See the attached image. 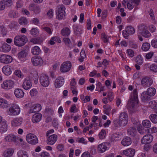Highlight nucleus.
<instances>
[{"mask_svg": "<svg viewBox=\"0 0 157 157\" xmlns=\"http://www.w3.org/2000/svg\"><path fill=\"white\" fill-rule=\"evenodd\" d=\"M138 102L137 90L136 89H134L133 94L127 104L128 109L132 112H135L138 110L139 107Z\"/></svg>", "mask_w": 157, "mask_h": 157, "instance_id": "nucleus-1", "label": "nucleus"}, {"mask_svg": "<svg viewBox=\"0 0 157 157\" xmlns=\"http://www.w3.org/2000/svg\"><path fill=\"white\" fill-rule=\"evenodd\" d=\"M128 115L126 112H121L119 116L118 124H115V126L118 127L120 126H125L128 123Z\"/></svg>", "mask_w": 157, "mask_h": 157, "instance_id": "nucleus-2", "label": "nucleus"}, {"mask_svg": "<svg viewBox=\"0 0 157 157\" xmlns=\"http://www.w3.org/2000/svg\"><path fill=\"white\" fill-rule=\"evenodd\" d=\"M27 41V37L25 35H17L15 37L14 39V44L19 47L23 46Z\"/></svg>", "mask_w": 157, "mask_h": 157, "instance_id": "nucleus-3", "label": "nucleus"}, {"mask_svg": "<svg viewBox=\"0 0 157 157\" xmlns=\"http://www.w3.org/2000/svg\"><path fill=\"white\" fill-rule=\"evenodd\" d=\"M65 8L63 5L58 6L56 11V17L59 19H62L65 18Z\"/></svg>", "mask_w": 157, "mask_h": 157, "instance_id": "nucleus-4", "label": "nucleus"}, {"mask_svg": "<svg viewBox=\"0 0 157 157\" xmlns=\"http://www.w3.org/2000/svg\"><path fill=\"white\" fill-rule=\"evenodd\" d=\"M135 32V29L131 26H129L126 27L125 30L123 31L122 33L125 38L128 39L129 35L132 34Z\"/></svg>", "mask_w": 157, "mask_h": 157, "instance_id": "nucleus-5", "label": "nucleus"}, {"mask_svg": "<svg viewBox=\"0 0 157 157\" xmlns=\"http://www.w3.org/2000/svg\"><path fill=\"white\" fill-rule=\"evenodd\" d=\"M26 140L28 143L33 145L36 144L38 142L37 137L35 135L32 133H29L27 135Z\"/></svg>", "mask_w": 157, "mask_h": 157, "instance_id": "nucleus-6", "label": "nucleus"}, {"mask_svg": "<svg viewBox=\"0 0 157 157\" xmlns=\"http://www.w3.org/2000/svg\"><path fill=\"white\" fill-rule=\"evenodd\" d=\"M14 82L11 80H6L1 84L2 88L5 90H10L14 87Z\"/></svg>", "mask_w": 157, "mask_h": 157, "instance_id": "nucleus-7", "label": "nucleus"}, {"mask_svg": "<svg viewBox=\"0 0 157 157\" xmlns=\"http://www.w3.org/2000/svg\"><path fill=\"white\" fill-rule=\"evenodd\" d=\"M20 111L19 106L17 105H14L9 108L8 112L10 115H17L19 113Z\"/></svg>", "mask_w": 157, "mask_h": 157, "instance_id": "nucleus-8", "label": "nucleus"}, {"mask_svg": "<svg viewBox=\"0 0 157 157\" xmlns=\"http://www.w3.org/2000/svg\"><path fill=\"white\" fill-rule=\"evenodd\" d=\"M71 67V63L69 61H67L61 64L60 70L62 72H66L70 70Z\"/></svg>", "mask_w": 157, "mask_h": 157, "instance_id": "nucleus-9", "label": "nucleus"}, {"mask_svg": "<svg viewBox=\"0 0 157 157\" xmlns=\"http://www.w3.org/2000/svg\"><path fill=\"white\" fill-rule=\"evenodd\" d=\"M12 57L10 55L3 54L0 56V61L3 63H9L12 61Z\"/></svg>", "mask_w": 157, "mask_h": 157, "instance_id": "nucleus-10", "label": "nucleus"}, {"mask_svg": "<svg viewBox=\"0 0 157 157\" xmlns=\"http://www.w3.org/2000/svg\"><path fill=\"white\" fill-rule=\"evenodd\" d=\"M153 82L152 79L147 76L145 77L142 79L141 84L144 87H147L151 85Z\"/></svg>", "mask_w": 157, "mask_h": 157, "instance_id": "nucleus-11", "label": "nucleus"}, {"mask_svg": "<svg viewBox=\"0 0 157 157\" xmlns=\"http://www.w3.org/2000/svg\"><path fill=\"white\" fill-rule=\"evenodd\" d=\"M40 80L41 85L44 87L48 86L49 84V80L48 77L45 75H41L40 77Z\"/></svg>", "mask_w": 157, "mask_h": 157, "instance_id": "nucleus-12", "label": "nucleus"}, {"mask_svg": "<svg viewBox=\"0 0 157 157\" xmlns=\"http://www.w3.org/2000/svg\"><path fill=\"white\" fill-rule=\"evenodd\" d=\"M31 61L33 65L41 66L43 63V61L41 57L34 56L31 59Z\"/></svg>", "mask_w": 157, "mask_h": 157, "instance_id": "nucleus-13", "label": "nucleus"}, {"mask_svg": "<svg viewBox=\"0 0 157 157\" xmlns=\"http://www.w3.org/2000/svg\"><path fill=\"white\" fill-rule=\"evenodd\" d=\"M153 139V136L151 134L145 135L142 138L141 143L144 144H149L152 141Z\"/></svg>", "mask_w": 157, "mask_h": 157, "instance_id": "nucleus-14", "label": "nucleus"}, {"mask_svg": "<svg viewBox=\"0 0 157 157\" xmlns=\"http://www.w3.org/2000/svg\"><path fill=\"white\" fill-rule=\"evenodd\" d=\"M32 85V82L29 77H27L24 80L22 84L23 88L25 90L30 89Z\"/></svg>", "mask_w": 157, "mask_h": 157, "instance_id": "nucleus-15", "label": "nucleus"}, {"mask_svg": "<svg viewBox=\"0 0 157 157\" xmlns=\"http://www.w3.org/2000/svg\"><path fill=\"white\" fill-rule=\"evenodd\" d=\"M57 139V136L55 134L50 136L47 140V143L48 144L52 145L56 142Z\"/></svg>", "mask_w": 157, "mask_h": 157, "instance_id": "nucleus-16", "label": "nucleus"}, {"mask_svg": "<svg viewBox=\"0 0 157 157\" xmlns=\"http://www.w3.org/2000/svg\"><path fill=\"white\" fill-rule=\"evenodd\" d=\"M64 79L61 76L58 77L56 80L55 86L56 88H59L64 84Z\"/></svg>", "mask_w": 157, "mask_h": 157, "instance_id": "nucleus-17", "label": "nucleus"}, {"mask_svg": "<svg viewBox=\"0 0 157 157\" xmlns=\"http://www.w3.org/2000/svg\"><path fill=\"white\" fill-rule=\"evenodd\" d=\"M41 109V105L35 104L32 106L29 111V113H33L40 111Z\"/></svg>", "mask_w": 157, "mask_h": 157, "instance_id": "nucleus-18", "label": "nucleus"}, {"mask_svg": "<svg viewBox=\"0 0 157 157\" xmlns=\"http://www.w3.org/2000/svg\"><path fill=\"white\" fill-rule=\"evenodd\" d=\"M22 119L21 117H17L14 119L11 122L12 125L15 127L20 125L22 123Z\"/></svg>", "mask_w": 157, "mask_h": 157, "instance_id": "nucleus-19", "label": "nucleus"}, {"mask_svg": "<svg viewBox=\"0 0 157 157\" xmlns=\"http://www.w3.org/2000/svg\"><path fill=\"white\" fill-rule=\"evenodd\" d=\"M123 153L127 156L132 157L134 155L135 151L133 149L129 148L126 150H124Z\"/></svg>", "mask_w": 157, "mask_h": 157, "instance_id": "nucleus-20", "label": "nucleus"}, {"mask_svg": "<svg viewBox=\"0 0 157 157\" xmlns=\"http://www.w3.org/2000/svg\"><path fill=\"white\" fill-rule=\"evenodd\" d=\"M15 96L18 98H21L24 96V93L23 91L19 89H17L14 91Z\"/></svg>", "mask_w": 157, "mask_h": 157, "instance_id": "nucleus-21", "label": "nucleus"}, {"mask_svg": "<svg viewBox=\"0 0 157 157\" xmlns=\"http://www.w3.org/2000/svg\"><path fill=\"white\" fill-rule=\"evenodd\" d=\"M42 115L40 113H36L33 115L32 118V121L34 123L38 122L41 119Z\"/></svg>", "mask_w": 157, "mask_h": 157, "instance_id": "nucleus-22", "label": "nucleus"}, {"mask_svg": "<svg viewBox=\"0 0 157 157\" xmlns=\"http://www.w3.org/2000/svg\"><path fill=\"white\" fill-rule=\"evenodd\" d=\"M131 140L129 137H126L123 139L121 142L122 144L124 146H128L131 144Z\"/></svg>", "mask_w": 157, "mask_h": 157, "instance_id": "nucleus-23", "label": "nucleus"}, {"mask_svg": "<svg viewBox=\"0 0 157 157\" xmlns=\"http://www.w3.org/2000/svg\"><path fill=\"white\" fill-rule=\"evenodd\" d=\"M27 55V53L26 50H22L17 55L18 58L21 60H24Z\"/></svg>", "mask_w": 157, "mask_h": 157, "instance_id": "nucleus-24", "label": "nucleus"}, {"mask_svg": "<svg viewBox=\"0 0 157 157\" xmlns=\"http://www.w3.org/2000/svg\"><path fill=\"white\" fill-rule=\"evenodd\" d=\"M71 33V30L68 27H65L62 29L61 33L64 36H68Z\"/></svg>", "mask_w": 157, "mask_h": 157, "instance_id": "nucleus-25", "label": "nucleus"}, {"mask_svg": "<svg viewBox=\"0 0 157 157\" xmlns=\"http://www.w3.org/2000/svg\"><path fill=\"white\" fill-rule=\"evenodd\" d=\"M3 72L6 75H9L11 73L10 67L6 65L4 66L2 68Z\"/></svg>", "mask_w": 157, "mask_h": 157, "instance_id": "nucleus-26", "label": "nucleus"}, {"mask_svg": "<svg viewBox=\"0 0 157 157\" xmlns=\"http://www.w3.org/2000/svg\"><path fill=\"white\" fill-rule=\"evenodd\" d=\"M150 97L146 91L143 92L142 93L141 96L142 100L144 102L150 99Z\"/></svg>", "mask_w": 157, "mask_h": 157, "instance_id": "nucleus-27", "label": "nucleus"}, {"mask_svg": "<svg viewBox=\"0 0 157 157\" xmlns=\"http://www.w3.org/2000/svg\"><path fill=\"white\" fill-rule=\"evenodd\" d=\"M30 9L33 11L35 13H38L40 11V7L37 6H35L33 4H31L29 6Z\"/></svg>", "mask_w": 157, "mask_h": 157, "instance_id": "nucleus-28", "label": "nucleus"}, {"mask_svg": "<svg viewBox=\"0 0 157 157\" xmlns=\"http://www.w3.org/2000/svg\"><path fill=\"white\" fill-rule=\"evenodd\" d=\"M9 106L8 101L3 99L0 98V107L2 108H6Z\"/></svg>", "mask_w": 157, "mask_h": 157, "instance_id": "nucleus-29", "label": "nucleus"}, {"mask_svg": "<svg viewBox=\"0 0 157 157\" xmlns=\"http://www.w3.org/2000/svg\"><path fill=\"white\" fill-rule=\"evenodd\" d=\"M106 145L107 144L105 143L100 144L98 148V150L101 153L105 152L107 148Z\"/></svg>", "mask_w": 157, "mask_h": 157, "instance_id": "nucleus-30", "label": "nucleus"}, {"mask_svg": "<svg viewBox=\"0 0 157 157\" xmlns=\"http://www.w3.org/2000/svg\"><path fill=\"white\" fill-rule=\"evenodd\" d=\"M41 50L38 46H35L31 50V53L34 55H38L40 53Z\"/></svg>", "mask_w": 157, "mask_h": 157, "instance_id": "nucleus-31", "label": "nucleus"}, {"mask_svg": "<svg viewBox=\"0 0 157 157\" xmlns=\"http://www.w3.org/2000/svg\"><path fill=\"white\" fill-rule=\"evenodd\" d=\"M14 150L11 148L6 150L3 153V155L5 157L11 156L13 154Z\"/></svg>", "mask_w": 157, "mask_h": 157, "instance_id": "nucleus-32", "label": "nucleus"}, {"mask_svg": "<svg viewBox=\"0 0 157 157\" xmlns=\"http://www.w3.org/2000/svg\"><path fill=\"white\" fill-rule=\"evenodd\" d=\"M5 139L6 141L10 142H15L16 141V137L13 135H9Z\"/></svg>", "mask_w": 157, "mask_h": 157, "instance_id": "nucleus-33", "label": "nucleus"}, {"mask_svg": "<svg viewBox=\"0 0 157 157\" xmlns=\"http://www.w3.org/2000/svg\"><path fill=\"white\" fill-rule=\"evenodd\" d=\"M127 132L128 134L133 136L135 135L136 132V129L133 127H131L128 129Z\"/></svg>", "mask_w": 157, "mask_h": 157, "instance_id": "nucleus-34", "label": "nucleus"}, {"mask_svg": "<svg viewBox=\"0 0 157 157\" xmlns=\"http://www.w3.org/2000/svg\"><path fill=\"white\" fill-rule=\"evenodd\" d=\"M146 91L148 95L150 97H151L155 95L156 92V90L154 88L150 87L149 88L147 89V91Z\"/></svg>", "mask_w": 157, "mask_h": 157, "instance_id": "nucleus-35", "label": "nucleus"}, {"mask_svg": "<svg viewBox=\"0 0 157 157\" xmlns=\"http://www.w3.org/2000/svg\"><path fill=\"white\" fill-rule=\"evenodd\" d=\"M142 124L145 128H149L151 127V123L150 121L145 120L143 121Z\"/></svg>", "mask_w": 157, "mask_h": 157, "instance_id": "nucleus-36", "label": "nucleus"}, {"mask_svg": "<svg viewBox=\"0 0 157 157\" xmlns=\"http://www.w3.org/2000/svg\"><path fill=\"white\" fill-rule=\"evenodd\" d=\"M7 130V124L5 122H3L0 127V132L2 133L6 131Z\"/></svg>", "mask_w": 157, "mask_h": 157, "instance_id": "nucleus-37", "label": "nucleus"}, {"mask_svg": "<svg viewBox=\"0 0 157 157\" xmlns=\"http://www.w3.org/2000/svg\"><path fill=\"white\" fill-rule=\"evenodd\" d=\"M111 140L113 141H116L120 139V136L117 133H114L111 136Z\"/></svg>", "mask_w": 157, "mask_h": 157, "instance_id": "nucleus-38", "label": "nucleus"}, {"mask_svg": "<svg viewBox=\"0 0 157 157\" xmlns=\"http://www.w3.org/2000/svg\"><path fill=\"white\" fill-rule=\"evenodd\" d=\"M80 56L81 58L78 59V60L82 62H83L84 59L86 57V55L85 53V50L84 49H82L80 53Z\"/></svg>", "mask_w": 157, "mask_h": 157, "instance_id": "nucleus-39", "label": "nucleus"}, {"mask_svg": "<svg viewBox=\"0 0 157 157\" xmlns=\"http://www.w3.org/2000/svg\"><path fill=\"white\" fill-rule=\"evenodd\" d=\"M2 48L3 51L5 52H7L10 50L11 47L7 44H5L3 45Z\"/></svg>", "mask_w": 157, "mask_h": 157, "instance_id": "nucleus-40", "label": "nucleus"}, {"mask_svg": "<svg viewBox=\"0 0 157 157\" xmlns=\"http://www.w3.org/2000/svg\"><path fill=\"white\" fill-rule=\"evenodd\" d=\"M149 118L151 121L154 123H157V115L151 114L149 116Z\"/></svg>", "mask_w": 157, "mask_h": 157, "instance_id": "nucleus-41", "label": "nucleus"}, {"mask_svg": "<svg viewBox=\"0 0 157 157\" xmlns=\"http://www.w3.org/2000/svg\"><path fill=\"white\" fill-rule=\"evenodd\" d=\"M150 45L148 43H144L142 46V49L143 50L146 51L148 50L150 48Z\"/></svg>", "mask_w": 157, "mask_h": 157, "instance_id": "nucleus-42", "label": "nucleus"}, {"mask_svg": "<svg viewBox=\"0 0 157 157\" xmlns=\"http://www.w3.org/2000/svg\"><path fill=\"white\" fill-rule=\"evenodd\" d=\"M147 29V27L145 25H140L138 26V30L140 33L143 32Z\"/></svg>", "mask_w": 157, "mask_h": 157, "instance_id": "nucleus-43", "label": "nucleus"}, {"mask_svg": "<svg viewBox=\"0 0 157 157\" xmlns=\"http://www.w3.org/2000/svg\"><path fill=\"white\" fill-rule=\"evenodd\" d=\"M19 23L21 25H25L27 24V20L24 17H21L20 18L19 21Z\"/></svg>", "mask_w": 157, "mask_h": 157, "instance_id": "nucleus-44", "label": "nucleus"}, {"mask_svg": "<svg viewBox=\"0 0 157 157\" xmlns=\"http://www.w3.org/2000/svg\"><path fill=\"white\" fill-rule=\"evenodd\" d=\"M143 58L141 55L137 56L136 59V62L139 65H141L143 63Z\"/></svg>", "mask_w": 157, "mask_h": 157, "instance_id": "nucleus-45", "label": "nucleus"}, {"mask_svg": "<svg viewBox=\"0 0 157 157\" xmlns=\"http://www.w3.org/2000/svg\"><path fill=\"white\" fill-rule=\"evenodd\" d=\"M149 106L151 109H154L157 107V103L155 101H152L149 102Z\"/></svg>", "mask_w": 157, "mask_h": 157, "instance_id": "nucleus-46", "label": "nucleus"}, {"mask_svg": "<svg viewBox=\"0 0 157 157\" xmlns=\"http://www.w3.org/2000/svg\"><path fill=\"white\" fill-rule=\"evenodd\" d=\"M17 154L18 157H28L27 152L22 151H19Z\"/></svg>", "mask_w": 157, "mask_h": 157, "instance_id": "nucleus-47", "label": "nucleus"}, {"mask_svg": "<svg viewBox=\"0 0 157 157\" xmlns=\"http://www.w3.org/2000/svg\"><path fill=\"white\" fill-rule=\"evenodd\" d=\"M140 34L144 37L147 38L150 37L151 36V34L149 32L147 29H146L145 31H143V32L140 33Z\"/></svg>", "mask_w": 157, "mask_h": 157, "instance_id": "nucleus-48", "label": "nucleus"}, {"mask_svg": "<svg viewBox=\"0 0 157 157\" xmlns=\"http://www.w3.org/2000/svg\"><path fill=\"white\" fill-rule=\"evenodd\" d=\"M134 3L131 0L129 1L128 3L127 4V8L130 10H132L134 7Z\"/></svg>", "mask_w": 157, "mask_h": 157, "instance_id": "nucleus-49", "label": "nucleus"}, {"mask_svg": "<svg viewBox=\"0 0 157 157\" xmlns=\"http://www.w3.org/2000/svg\"><path fill=\"white\" fill-rule=\"evenodd\" d=\"M31 34L34 36H37L39 33L38 30L36 28H33L30 31Z\"/></svg>", "mask_w": 157, "mask_h": 157, "instance_id": "nucleus-50", "label": "nucleus"}, {"mask_svg": "<svg viewBox=\"0 0 157 157\" xmlns=\"http://www.w3.org/2000/svg\"><path fill=\"white\" fill-rule=\"evenodd\" d=\"M126 52L128 56L130 57H132L134 56V52L131 49H128L127 50Z\"/></svg>", "mask_w": 157, "mask_h": 157, "instance_id": "nucleus-51", "label": "nucleus"}, {"mask_svg": "<svg viewBox=\"0 0 157 157\" xmlns=\"http://www.w3.org/2000/svg\"><path fill=\"white\" fill-rule=\"evenodd\" d=\"M154 53L152 52H151L147 53L145 55V58L147 60L151 59L153 56Z\"/></svg>", "mask_w": 157, "mask_h": 157, "instance_id": "nucleus-52", "label": "nucleus"}, {"mask_svg": "<svg viewBox=\"0 0 157 157\" xmlns=\"http://www.w3.org/2000/svg\"><path fill=\"white\" fill-rule=\"evenodd\" d=\"M106 135V132L105 130L102 129L99 134L100 138L101 139H103Z\"/></svg>", "mask_w": 157, "mask_h": 157, "instance_id": "nucleus-53", "label": "nucleus"}, {"mask_svg": "<svg viewBox=\"0 0 157 157\" xmlns=\"http://www.w3.org/2000/svg\"><path fill=\"white\" fill-rule=\"evenodd\" d=\"M42 29L49 35L51 34L52 33V31L51 29L48 27H42Z\"/></svg>", "mask_w": 157, "mask_h": 157, "instance_id": "nucleus-54", "label": "nucleus"}, {"mask_svg": "<svg viewBox=\"0 0 157 157\" xmlns=\"http://www.w3.org/2000/svg\"><path fill=\"white\" fill-rule=\"evenodd\" d=\"M149 69L151 71L155 72H157V65L155 64H152L149 67Z\"/></svg>", "mask_w": 157, "mask_h": 157, "instance_id": "nucleus-55", "label": "nucleus"}, {"mask_svg": "<svg viewBox=\"0 0 157 157\" xmlns=\"http://www.w3.org/2000/svg\"><path fill=\"white\" fill-rule=\"evenodd\" d=\"M15 75L19 78H23V75L21 71L19 70H17L14 72Z\"/></svg>", "mask_w": 157, "mask_h": 157, "instance_id": "nucleus-56", "label": "nucleus"}, {"mask_svg": "<svg viewBox=\"0 0 157 157\" xmlns=\"http://www.w3.org/2000/svg\"><path fill=\"white\" fill-rule=\"evenodd\" d=\"M10 18H15L17 16V13L13 11H10L8 14Z\"/></svg>", "mask_w": 157, "mask_h": 157, "instance_id": "nucleus-57", "label": "nucleus"}, {"mask_svg": "<svg viewBox=\"0 0 157 157\" xmlns=\"http://www.w3.org/2000/svg\"><path fill=\"white\" fill-rule=\"evenodd\" d=\"M137 129L139 132L141 134H144L146 132V130L142 126L140 127Z\"/></svg>", "mask_w": 157, "mask_h": 157, "instance_id": "nucleus-58", "label": "nucleus"}, {"mask_svg": "<svg viewBox=\"0 0 157 157\" xmlns=\"http://www.w3.org/2000/svg\"><path fill=\"white\" fill-rule=\"evenodd\" d=\"M148 13L150 15L151 19L152 21L154 20H155V17L153 10L152 9H150L148 11Z\"/></svg>", "mask_w": 157, "mask_h": 157, "instance_id": "nucleus-59", "label": "nucleus"}, {"mask_svg": "<svg viewBox=\"0 0 157 157\" xmlns=\"http://www.w3.org/2000/svg\"><path fill=\"white\" fill-rule=\"evenodd\" d=\"M63 40L65 44L67 46H69L71 43V41L70 39L67 37L63 38Z\"/></svg>", "mask_w": 157, "mask_h": 157, "instance_id": "nucleus-60", "label": "nucleus"}, {"mask_svg": "<svg viewBox=\"0 0 157 157\" xmlns=\"http://www.w3.org/2000/svg\"><path fill=\"white\" fill-rule=\"evenodd\" d=\"M101 36L104 42L106 43L108 42V36L105 33H101Z\"/></svg>", "mask_w": 157, "mask_h": 157, "instance_id": "nucleus-61", "label": "nucleus"}, {"mask_svg": "<svg viewBox=\"0 0 157 157\" xmlns=\"http://www.w3.org/2000/svg\"><path fill=\"white\" fill-rule=\"evenodd\" d=\"M30 41L34 44H38L40 42L39 39L38 38H32L31 39Z\"/></svg>", "mask_w": 157, "mask_h": 157, "instance_id": "nucleus-62", "label": "nucleus"}, {"mask_svg": "<svg viewBox=\"0 0 157 157\" xmlns=\"http://www.w3.org/2000/svg\"><path fill=\"white\" fill-rule=\"evenodd\" d=\"M3 2L5 5L8 6H11L13 3L12 0H3Z\"/></svg>", "mask_w": 157, "mask_h": 157, "instance_id": "nucleus-63", "label": "nucleus"}, {"mask_svg": "<svg viewBox=\"0 0 157 157\" xmlns=\"http://www.w3.org/2000/svg\"><path fill=\"white\" fill-rule=\"evenodd\" d=\"M151 46L155 48H157V40L156 39H153L151 42Z\"/></svg>", "mask_w": 157, "mask_h": 157, "instance_id": "nucleus-64", "label": "nucleus"}]
</instances>
